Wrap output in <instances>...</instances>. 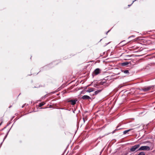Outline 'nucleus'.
I'll use <instances>...</instances> for the list:
<instances>
[{
  "label": "nucleus",
  "instance_id": "obj_1",
  "mask_svg": "<svg viewBox=\"0 0 155 155\" xmlns=\"http://www.w3.org/2000/svg\"><path fill=\"white\" fill-rule=\"evenodd\" d=\"M155 87V85H150L148 86H145L140 90L143 91L144 92H147V91L153 90Z\"/></svg>",
  "mask_w": 155,
  "mask_h": 155
},
{
  "label": "nucleus",
  "instance_id": "obj_21",
  "mask_svg": "<svg viewBox=\"0 0 155 155\" xmlns=\"http://www.w3.org/2000/svg\"><path fill=\"white\" fill-rule=\"evenodd\" d=\"M102 151H101V152H100V155L101 154V153H102Z\"/></svg>",
  "mask_w": 155,
  "mask_h": 155
},
{
  "label": "nucleus",
  "instance_id": "obj_19",
  "mask_svg": "<svg viewBox=\"0 0 155 155\" xmlns=\"http://www.w3.org/2000/svg\"><path fill=\"white\" fill-rule=\"evenodd\" d=\"M26 105V104H24L22 106V107L23 108Z\"/></svg>",
  "mask_w": 155,
  "mask_h": 155
},
{
  "label": "nucleus",
  "instance_id": "obj_17",
  "mask_svg": "<svg viewBox=\"0 0 155 155\" xmlns=\"http://www.w3.org/2000/svg\"><path fill=\"white\" fill-rule=\"evenodd\" d=\"M100 84V83L99 84H94V86L95 87H97V86H99Z\"/></svg>",
  "mask_w": 155,
  "mask_h": 155
},
{
  "label": "nucleus",
  "instance_id": "obj_15",
  "mask_svg": "<svg viewBox=\"0 0 155 155\" xmlns=\"http://www.w3.org/2000/svg\"><path fill=\"white\" fill-rule=\"evenodd\" d=\"M45 103L44 102H41L39 103V107H41L43 105H44V104H45Z\"/></svg>",
  "mask_w": 155,
  "mask_h": 155
},
{
  "label": "nucleus",
  "instance_id": "obj_11",
  "mask_svg": "<svg viewBox=\"0 0 155 155\" xmlns=\"http://www.w3.org/2000/svg\"><path fill=\"white\" fill-rule=\"evenodd\" d=\"M131 56H130L129 55H125L124 56V59L125 60H129V57H130Z\"/></svg>",
  "mask_w": 155,
  "mask_h": 155
},
{
  "label": "nucleus",
  "instance_id": "obj_25",
  "mask_svg": "<svg viewBox=\"0 0 155 155\" xmlns=\"http://www.w3.org/2000/svg\"><path fill=\"white\" fill-rule=\"evenodd\" d=\"M11 107V106H10V107H9V108H10Z\"/></svg>",
  "mask_w": 155,
  "mask_h": 155
},
{
  "label": "nucleus",
  "instance_id": "obj_20",
  "mask_svg": "<svg viewBox=\"0 0 155 155\" xmlns=\"http://www.w3.org/2000/svg\"><path fill=\"white\" fill-rule=\"evenodd\" d=\"M110 31V30H109L108 31H107V32H106V34H107L109 32V31Z\"/></svg>",
  "mask_w": 155,
  "mask_h": 155
},
{
  "label": "nucleus",
  "instance_id": "obj_4",
  "mask_svg": "<svg viewBox=\"0 0 155 155\" xmlns=\"http://www.w3.org/2000/svg\"><path fill=\"white\" fill-rule=\"evenodd\" d=\"M101 70L99 68L95 69L93 73V74L94 75H97L101 72Z\"/></svg>",
  "mask_w": 155,
  "mask_h": 155
},
{
  "label": "nucleus",
  "instance_id": "obj_22",
  "mask_svg": "<svg viewBox=\"0 0 155 155\" xmlns=\"http://www.w3.org/2000/svg\"><path fill=\"white\" fill-rule=\"evenodd\" d=\"M130 5H129L128 6H130Z\"/></svg>",
  "mask_w": 155,
  "mask_h": 155
},
{
  "label": "nucleus",
  "instance_id": "obj_16",
  "mask_svg": "<svg viewBox=\"0 0 155 155\" xmlns=\"http://www.w3.org/2000/svg\"><path fill=\"white\" fill-rule=\"evenodd\" d=\"M122 71L125 74H128L129 73V71L128 70H123Z\"/></svg>",
  "mask_w": 155,
  "mask_h": 155
},
{
  "label": "nucleus",
  "instance_id": "obj_23",
  "mask_svg": "<svg viewBox=\"0 0 155 155\" xmlns=\"http://www.w3.org/2000/svg\"><path fill=\"white\" fill-rule=\"evenodd\" d=\"M2 122L1 123V124H0V126L1 125V124H2Z\"/></svg>",
  "mask_w": 155,
  "mask_h": 155
},
{
  "label": "nucleus",
  "instance_id": "obj_6",
  "mask_svg": "<svg viewBox=\"0 0 155 155\" xmlns=\"http://www.w3.org/2000/svg\"><path fill=\"white\" fill-rule=\"evenodd\" d=\"M77 101V99H75L74 100H71L68 101V102L71 103V104L72 105H74L76 103V102Z\"/></svg>",
  "mask_w": 155,
  "mask_h": 155
},
{
  "label": "nucleus",
  "instance_id": "obj_13",
  "mask_svg": "<svg viewBox=\"0 0 155 155\" xmlns=\"http://www.w3.org/2000/svg\"><path fill=\"white\" fill-rule=\"evenodd\" d=\"M101 90H97L95 91L94 93V94L95 95H96L98 94L99 92H101Z\"/></svg>",
  "mask_w": 155,
  "mask_h": 155
},
{
  "label": "nucleus",
  "instance_id": "obj_2",
  "mask_svg": "<svg viewBox=\"0 0 155 155\" xmlns=\"http://www.w3.org/2000/svg\"><path fill=\"white\" fill-rule=\"evenodd\" d=\"M109 81L106 80L105 79L101 81L99 83H100V85H108L109 83Z\"/></svg>",
  "mask_w": 155,
  "mask_h": 155
},
{
  "label": "nucleus",
  "instance_id": "obj_12",
  "mask_svg": "<svg viewBox=\"0 0 155 155\" xmlns=\"http://www.w3.org/2000/svg\"><path fill=\"white\" fill-rule=\"evenodd\" d=\"M133 129H130L126 130H125L123 132V134H125L127 133L128 132L132 130Z\"/></svg>",
  "mask_w": 155,
  "mask_h": 155
},
{
  "label": "nucleus",
  "instance_id": "obj_5",
  "mask_svg": "<svg viewBox=\"0 0 155 155\" xmlns=\"http://www.w3.org/2000/svg\"><path fill=\"white\" fill-rule=\"evenodd\" d=\"M140 146V144L136 145L130 148V150L132 152L134 151L137 149Z\"/></svg>",
  "mask_w": 155,
  "mask_h": 155
},
{
  "label": "nucleus",
  "instance_id": "obj_9",
  "mask_svg": "<svg viewBox=\"0 0 155 155\" xmlns=\"http://www.w3.org/2000/svg\"><path fill=\"white\" fill-rule=\"evenodd\" d=\"M127 43L125 40H124L121 41L119 44H121V45L122 46H124L126 45Z\"/></svg>",
  "mask_w": 155,
  "mask_h": 155
},
{
  "label": "nucleus",
  "instance_id": "obj_8",
  "mask_svg": "<svg viewBox=\"0 0 155 155\" xmlns=\"http://www.w3.org/2000/svg\"><path fill=\"white\" fill-rule=\"evenodd\" d=\"M129 64L130 65H133L135 64V60H131L129 62Z\"/></svg>",
  "mask_w": 155,
  "mask_h": 155
},
{
  "label": "nucleus",
  "instance_id": "obj_14",
  "mask_svg": "<svg viewBox=\"0 0 155 155\" xmlns=\"http://www.w3.org/2000/svg\"><path fill=\"white\" fill-rule=\"evenodd\" d=\"M128 64H129V62H123L122 63V66H126Z\"/></svg>",
  "mask_w": 155,
  "mask_h": 155
},
{
  "label": "nucleus",
  "instance_id": "obj_3",
  "mask_svg": "<svg viewBox=\"0 0 155 155\" xmlns=\"http://www.w3.org/2000/svg\"><path fill=\"white\" fill-rule=\"evenodd\" d=\"M150 150V147L148 146H142L138 149V150Z\"/></svg>",
  "mask_w": 155,
  "mask_h": 155
},
{
  "label": "nucleus",
  "instance_id": "obj_7",
  "mask_svg": "<svg viewBox=\"0 0 155 155\" xmlns=\"http://www.w3.org/2000/svg\"><path fill=\"white\" fill-rule=\"evenodd\" d=\"M82 98L84 100H89L91 99V97L87 95H84L82 97Z\"/></svg>",
  "mask_w": 155,
  "mask_h": 155
},
{
  "label": "nucleus",
  "instance_id": "obj_18",
  "mask_svg": "<svg viewBox=\"0 0 155 155\" xmlns=\"http://www.w3.org/2000/svg\"><path fill=\"white\" fill-rule=\"evenodd\" d=\"M138 155H145V153L143 152H142L140 153Z\"/></svg>",
  "mask_w": 155,
  "mask_h": 155
},
{
  "label": "nucleus",
  "instance_id": "obj_10",
  "mask_svg": "<svg viewBox=\"0 0 155 155\" xmlns=\"http://www.w3.org/2000/svg\"><path fill=\"white\" fill-rule=\"evenodd\" d=\"M94 90V88H88V89L86 91L88 92H90L93 91Z\"/></svg>",
  "mask_w": 155,
  "mask_h": 155
},
{
  "label": "nucleus",
  "instance_id": "obj_24",
  "mask_svg": "<svg viewBox=\"0 0 155 155\" xmlns=\"http://www.w3.org/2000/svg\"><path fill=\"white\" fill-rule=\"evenodd\" d=\"M84 122L85 121H84Z\"/></svg>",
  "mask_w": 155,
  "mask_h": 155
}]
</instances>
